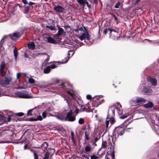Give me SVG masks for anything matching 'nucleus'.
I'll return each mask as SVG.
<instances>
[{"instance_id": "nucleus-1", "label": "nucleus", "mask_w": 159, "mask_h": 159, "mask_svg": "<svg viewBox=\"0 0 159 159\" xmlns=\"http://www.w3.org/2000/svg\"><path fill=\"white\" fill-rule=\"evenodd\" d=\"M114 108H110L109 110L106 121V126L107 128L110 127L115 122L113 118L114 116Z\"/></svg>"}, {"instance_id": "nucleus-2", "label": "nucleus", "mask_w": 159, "mask_h": 159, "mask_svg": "<svg viewBox=\"0 0 159 159\" xmlns=\"http://www.w3.org/2000/svg\"><path fill=\"white\" fill-rule=\"evenodd\" d=\"M84 28L85 30V31L81 30V28L78 30V35L77 36L81 41L84 40L85 38L89 40L90 39V36L86 30L85 27H84Z\"/></svg>"}, {"instance_id": "nucleus-3", "label": "nucleus", "mask_w": 159, "mask_h": 159, "mask_svg": "<svg viewBox=\"0 0 159 159\" xmlns=\"http://www.w3.org/2000/svg\"><path fill=\"white\" fill-rule=\"evenodd\" d=\"M14 96L15 97L25 98H29L33 97L32 96L28 93L27 92L25 91L16 92L14 93Z\"/></svg>"}, {"instance_id": "nucleus-4", "label": "nucleus", "mask_w": 159, "mask_h": 159, "mask_svg": "<svg viewBox=\"0 0 159 159\" xmlns=\"http://www.w3.org/2000/svg\"><path fill=\"white\" fill-rule=\"evenodd\" d=\"M124 129L123 128L117 127L115 128V130L113 132V135L115 136V138H117L119 136H122L124 133Z\"/></svg>"}, {"instance_id": "nucleus-5", "label": "nucleus", "mask_w": 159, "mask_h": 159, "mask_svg": "<svg viewBox=\"0 0 159 159\" xmlns=\"http://www.w3.org/2000/svg\"><path fill=\"white\" fill-rule=\"evenodd\" d=\"M65 117L66 121H73L75 120V116L73 114L72 111L71 110L67 113Z\"/></svg>"}, {"instance_id": "nucleus-6", "label": "nucleus", "mask_w": 159, "mask_h": 159, "mask_svg": "<svg viewBox=\"0 0 159 159\" xmlns=\"http://www.w3.org/2000/svg\"><path fill=\"white\" fill-rule=\"evenodd\" d=\"M108 30L109 31L110 34V36L112 37L113 34L115 35V37H116L119 35L118 31L119 30V29L115 27H112L111 28L108 29Z\"/></svg>"}, {"instance_id": "nucleus-7", "label": "nucleus", "mask_w": 159, "mask_h": 159, "mask_svg": "<svg viewBox=\"0 0 159 159\" xmlns=\"http://www.w3.org/2000/svg\"><path fill=\"white\" fill-rule=\"evenodd\" d=\"M12 80L11 77H5L1 81V84L2 86H5L9 84Z\"/></svg>"}, {"instance_id": "nucleus-8", "label": "nucleus", "mask_w": 159, "mask_h": 159, "mask_svg": "<svg viewBox=\"0 0 159 159\" xmlns=\"http://www.w3.org/2000/svg\"><path fill=\"white\" fill-rule=\"evenodd\" d=\"M44 40L51 43L55 44L56 43V41L52 38L48 36L47 34H45L44 36Z\"/></svg>"}, {"instance_id": "nucleus-9", "label": "nucleus", "mask_w": 159, "mask_h": 159, "mask_svg": "<svg viewBox=\"0 0 159 159\" xmlns=\"http://www.w3.org/2000/svg\"><path fill=\"white\" fill-rule=\"evenodd\" d=\"M66 113L63 111L57 115L55 116L59 120H65V117H64V116L66 115Z\"/></svg>"}, {"instance_id": "nucleus-10", "label": "nucleus", "mask_w": 159, "mask_h": 159, "mask_svg": "<svg viewBox=\"0 0 159 159\" xmlns=\"http://www.w3.org/2000/svg\"><path fill=\"white\" fill-rule=\"evenodd\" d=\"M142 91L144 93L150 94L152 93V90L151 88H148L144 86L143 88Z\"/></svg>"}, {"instance_id": "nucleus-11", "label": "nucleus", "mask_w": 159, "mask_h": 159, "mask_svg": "<svg viewBox=\"0 0 159 159\" xmlns=\"http://www.w3.org/2000/svg\"><path fill=\"white\" fill-rule=\"evenodd\" d=\"M20 35L19 32H15L9 35L10 38L13 40H15L18 38Z\"/></svg>"}, {"instance_id": "nucleus-12", "label": "nucleus", "mask_w": 159, "mask_h": 159, "mask_svg": "<svg viewBox=\"0 0 159 159\" xmlns=\"http://www.w3.org/2000/svg\"><path fill=\"white\" fill-rule=\"evenodd\" d=\"M147 80L148 82H150L152 85L154 86L157 85V81L155 78L149 77L148 78Z\"/></svg>"}, {"instance_id": "nucleus-13", "label": "nucleus", "mask_w": 159, "mask_h": 159, "mask_svg": "<svg viewBox=\"0 0 159 159\" xmlns=\"http://www.w3.org/2000/svg\"><path fill=\"white\" fill-rule=\"evenodd\" d=\"M54 10L56 11L62 13L64 11L65 9L61 6L58 5L54 7Z\"/></svg>"}, {"instance_id": "nucleus-14", "label": "nucleus", "mask_w": 159, "mask_h": 159, "mask_svg": "<svg viewBox=\"0 0 159 159\" xmlns=\"http://www.w3.org/2000/svg\"><path fill=\"white\" fill-rule=\"evenodd\" d=\"M27 46L29 49L33 50L35 48V45L33 42H30L28 43Z\"/></svg>"}, {"instance_id": "nucleus-15", "label": "nucleus", "mask_w": 159, "mask_h": 159, "mask_svg": "<svg viewBox=\"0 0 159 159\" xmlns=\"http://www.w3.org/2000/svg\"><path fill=\"white\" fill-rule=\"evenodd\" d=\"M120 107H116L115 108V107H112L111 108H115L114 111H115V109L117 110L118 113L119 114V115H121L123 113V111L122 110V108H121V106L120 105Z\"/></svg>"}, {"instance_id": "nucleus-16", "label": "nucleus", "mask_w": 159, "mask_h": 159, "mask_svg": "<svg viewBox=\"0 0 159 159\" xmlns=\"http://www.w3.org/2000/svg\"><path fill=\"white\" fill-rule=\"evenodd\" d=\"M153 106V104L151 102H149L148 103L144 105L143 107L146 108H152Z\"/></svg>"}, {"instance_id": "nucleus-17", "label": "nucleus", "mask_w": 159, "mask_h": 159, "mask_svg": "<svg viewBox=\"0 0 159 159\" xmlns=\"http://www.w3.org/2000/svg\"><path fill=\"white\" fill-rule=\"evenodd\" d=\"M136 101L138 104L141 102L144 103L146 102V100L143 98L138 97L136 98Z\"/></svg>"}, {"instance_id": "nucleus-18", "label": "nucleus", "mask_w": 159, "mask_h": 159, "mask_svg": "<svg viewBox=\"0 0 159 159\" xmlns=\"http://www.w3.org/2000/svg\"><path fill=\"white\" fill-rule=\"evenodd\" d=\"M41 87L42 88H48L49 89V90H46V91H52V90H51V88H50V85L49 84H48L47 83H45L44 84L41 86Z\"/></svg>"}, {"instance_id": "nucleus-19", "label": "nucleus", "mask_w": 159, "mask_h": 159, "mask_svg": "<svg viewBox=\"0 0 159 159\" xmlns=\"http://www.w3.org/2000/svg\"><path fill=\"white\" fill-rule=\"evenodd\" d=\"M89 129H86L85 131V139L86 140H88L89 139Z\"/></svg>"}, {"instance_id": "nucleus-20", "label": "nucleus", "mask_w": 159, "mask_h": 159, "mask_svg": "<svg viewBox=\"0 0 159 159\" xmlns=\"http://www.w3.org/2000/svg\"><path fill=\"white\" fill-rule=\"evenodd\" d=\"M64 32L62 28L59 27L58 30L57 35L58 36H59L62 34Z\"/></svg>"}, {"instance_id": "nucleus-21", "label": "nucleus", "mask_w": 159, "mask_h": 159, "mask_svg": "<svg viewBox=\"0 0 159 159\" xmlns=\"http://www.w3.org/2000/svg\"><path fill=\"white\" fill-rule=\"evenodd\" d=\"M78 2L80 4L83 5L86 3L87 5L88 4V2L86 0H77Z\"/></svg>"}, {"instance_id": "nucleus-22", "label": "nucleus", "mask_w": 159, "mask_h": 159, "mask_svg": "<svg viewBox=\"0 0 159 159\" xmlns=\"http://www.w3.org/2000/svg\"><path fill=\"white\" fill-rule=\"evenodd\" d=\"M136 101V99H132L130 100V103L132 106H134L136 105L137 104Z\"/></svg>"}, {"instance_id": "nucleus-23", "label": "nucleus", "mask_w": 159, "mask_h": 159, "mask_svg": "<svg viewBox=\"0 0 159 159\" xmlns=\"http://www.w3.org/2000/svg\"><path fill=\"white\" fill-rule=\"evenodd\" d=\"M1 75L2 77L6 75H8L9 73V70H8V73H7V71H4V70H0Z\"/></svg>"}, {"instance_id": "nucleus-24", "label": "nucleus", "mask_w": 159, "mask_h": 159, "mask_svg": "<svg viewBox=\"0 0 159 159\" xmlns=\"http://www.w3.org/2000/svg\"><path fill=\"white\" fill-rule=\"evenodd\" d=\"M14 54L16 60L18 55V51L17 49L15 47L14 49Z\"/></svg>"}, {"instance_id": "nucleus-25", "label": "nucleus", "mask_w": 159, "mask_h": 159, "mask_svg": "<svg viewBox=\"0 0 159 159\" xmlns=\"http://www.w3.org/2000/svg\"><path fill=\"white\" fill-rule=\"evenodd\" d=\"M51 70L50 66H48L44 70V73L45 74L48 73Z\"/></svg>"}, {"instance_id": "nucleus-26", "label": "nucleus", "mask_w": 159, "mask_h": 159, "mask_svg": "<svg viewBox=\"0 0 159 159\" xmlns=\"http://www.w3.org/2000/svg\"><path fill=\"white\" fill-rule=\"evenodd\" d=\"M5 69V63L4 61H2V62L1 66H0V70H4Z\"/></svg>"}, {"instance_id": "nucleus-27", "label": "nucleus", "mask_w": 159, "mask_h": 159, "mask_svg": "<svg viewBox=\"0 0 159 159\" xmlns=\"http://www.w3.org/2000/svg\"><path fill=\"white\" fill-rule=\"evenodd\" d=\"M59 64V62H55L54 64H53L51 66H50V69H51V68L54 69L55 68L57 67V65H58Z\"/></svg>"}, {"instance_id": "nucleus-28", "label": "nucleus", "mask_w": 159, "mask_h": 159, "mask_svg": "<svg viewBox=\"0 0 159 159\" xmlns=\"http://www.w3.org/2000/svg\"><path fill=\"white\" fill-rule=\"evenodd\" d=\"M7 37V36H5L3 37V38L2 39L0 42V52H1V49H2V46L3 43H4V39H6Z\"/></svg>"}, {"instance_id": "nucleus-29", "label": "nucleus", "mask_w": 159, "mask_h": 159, "mask_svg": "<svg viewBox=\"0 0 159 159\" xmlns=\"http://www.w3.org/2000/svg\"><path fill=\"white\" fill-rule=\"evenodd\" d=\"M69 59V58H65L64 59L62 60L61 62H59V63H60V64L65 63L68 61Z\"/></svg>"}, {"instance_id": "nucleus-30", "label": "nucleus", "mask_w": 159, "mask_h": 159, "mask_svg": "<svg viewBox=\"0 0 159 159\" xmlns=\"http://www.w3.org/2000/svg\"><path fill=\"white\" fill-rule=\"evenodd\" d=\"M91 147L87 145L86 146L85 149V150L86 152H89L91 150Z\"/></svg>"}, {"instance_id": "nucleus-31", "label": "nucleus", "mask_w": 159, "mask_h": 159, "mask_svg": "<svg viewBox=\"0 0 159 159\" xmlns=\"http://www.w3.org/2000/svg\"><path fill=\"white\" fill-rule=\"evenodd\" d=\"M75 43H76V44L74 46V48H76V49L77 48L81 46L82 45H83V43H78L76 41H75Z\"/></svg>"}, {"instance_id": "nucleus-32", "label": "nucleus", "mask_w": 159, "mask_h": 159, "mask_svg": "<svg viewBox=\"0 0 159 159\" xmlns=\"http://www.w3.org/2000/svg\"><path fill=\"white\" fill-rule=\"evenodd\" d=\"M46 27L47 28L49 29L52 30H55V27L52 25H47L46 26Z\"/></svg>"}, {"instance_id": "nucleus-33", "label": "nucleus", "mask_w": 159, "mask_h": 159, "mask_svg": "<svg viewBox=\"0 0 159 159\" xmlns=\"http://www.w3.org/2000/svg\"><path fill=\"white\" fill-rule=\"evenodd\" d=\"M28 81L30 84H32L35 83V80L32 78H30L28 79Z\"/></svg>"}, {"instance_id": "nucleus-34", "label": "nucleus", "mask_w": 159, "mask_h": 159, "mask_svg": "<svg viewBox=\"0 0 159 159\" xmlns=\"http://www.w3.org/2000/svg\"><path fill=\"white\" fill-rule=\"evenodd\" d=\"M107 142L103 141L102 145V147L103 148H105L107 147Z\"/></svg>"}, {"instance_id": "nucleus-35", "label": "nucleus", "mask_w": 159, "mask_h": 159, "mask_svg": "<svg viewBox=\"0 0 159 159\" xmlns=\"http://www.w3.org/2000/svg\"><path fill=\"white\" fill-rule=\"evenodd\" d=\"M43 118L42 116L41 115H39V116H37V117L36 118H35L34 119V120L36 121L37 120H41Z\"/></svg>"}, {"instance_id": "nucleus-36", "label": "nucleus", "mask_w": 159, "mask_h": 159, "mask_svg": "<svg viewBox=\"0 0 159 159\" xmlns=\"http://www.w3.org/2000/svg\"><path fill=\"white\" fill-rule=\"evenodd\" d=\"M49 153L48 152H47L44 154L43 159H49Z\"/></svg>"}, {"instance_id": "nucleus-37", "label": "nucleus", "mask_w": 159, "mask_h": 159, "mask_svg": "<svg viewBox=\"0 0 159 159\" xmlns=\"http://www.w3.org/2000/svg\"><path fill=\"white\" fill-rule=\"evenodd\" d=\"M64 100L66 101V102L68 104V106L70 107L71 106V104L70 103V100L69 99H67L65 98Z\"/></svg>"}, {"instance_id": "nucleus-38", "label": "nucleus", "mask_w": 159, "mask_h": 159, "mask_svg": "<svg viewBox=\"0 0 159 159\" xmlns=\"http://www.w3.org/2000/svg\"><path fill=\"white\" fill-rule=\"evenodd\" d=\"M84 120L82 118H80L79 119V121H78V123L79 124H82L84 123Z\"/></svg>"}, {"instance_id": "nucleus-39", "label": "nucleus", "mask_w": 159, "mask_h": 159, "mask_svg": "<svg viewBox=\"0 0 159 159\" xmlns=\"http://www.w3.org/2000/svg\"><path fill=\"white\" fill-rule=\"evenodd\" d=\"M120 5V2H117L115 6V7L116 8H119V6Z\"/></svg>"}, {"instance_id": "nucleus-40", "label": "nucleus", "mask_w": 159, "mask_h": 159, "mask_svg": "<svg viewBox=\"0 0 159 159\" xmlns=\"http://www.w3.org/2000/svg\"><path fill=\"white\" fill-rule=\"evenodd\" d=\"M33 109H31L29 110L27 113V115L28 116H31L32 115V112L33 111Z\"/></svg>"}, {"instance_id": "nucleus-41", "label": "nucleus", "mask_w": 159, "mask_h": 159, "mask_svg": "<svg viewBox=\"0 0 159 159\" xmlns=\"http://www.w3.org/2000/svg\"><path fill=\"white\" fill-rule=\"evenodd\" d=\"M90 158L91 159H98V157L94 155H93L91 156Z\"/></svg>"}, {"instance_id": "nucleus-42", "label": "nucleus", "mask_w": 159, "mask_h": 159, "mask_svg": "<svg viewBox=\"0 0 159 159\" xmlns=\"http://www.w3.org/2000/svg\"><path fill=\"white\" fill-rule=\"evenodd\" d=\"M41 147H44V148H46L48 147V144L46 142H44L41 145Z\"/></svg>"}, {"instance_id": "nucleus-43", "label": "nucleus", "mask_w": 159, "mask_h": 159, "mask_svg": "<svg viewBox=\"0 0 159 159\" xmlns=\"http://www.w3.org/2000/svg\"><path fill=\"white\" fill-rule=\"evenodd\" d=\"M42 116H43V118H45L47 116V113L46 111L43 112L42 114Z\"/></svg>"}, {"instance_id": "nucleus-44", "label": "nucleus", "mask_w": 159, "mask_h": 159, "mask_svg": "<svg viewBox=\"0 0 159 159\" xmlns=\"http://www.w3.org/2000/svg\"><path fill=\"white\" fill-rule=\"evenodd\" d=\"M20 75H21L20 73L19 72L17 73V75H16V78H17L16 80H19V79L20 77Z\"/></svg>"}, {"instance_id": "nucleus-45", "label": "nucleus", "mask_w": 159, "mask_h": 159, "mask_svg": "<svg viewBox=\"0 0 159 159\" xmlns=\"http://www.w3.org/2000/svg\"><path fill=\"white\" fill-rule=\"evenodd\" d=\"M128 116V115L126 114L125 116H122L120 117V118L122 119H125L127 118Z\"/></svg>"}, {"instance_id": "nucleus-46", "label": "nucleus", "mask_w": 159, "mask_h": 159, "mask_svg": "<svg viewBox=\"0 0 159 159\" xmlns=\"http://www.w3.org/2000/svg\"><path fill=\"white\" fill-rule=\"evenodd\" d=\"M100 96H96L94 98H93V100H99L100 99Z\"/></svg>"}, {"instance_id": "nucleus-47", "label": "nucleus", "mask_w": 159, "mask_h": 159, "mask_svg": "<svg viewBox=\"0 0 159 159\" xmlns=\"http://www.w3.org/2000/svg\"><path fill=\"white\" fill-rule=\"evenodd\" d=\"M16 115L19 116H23L24 113L22 112L17 113Z\"/></svg>"}, {"instance_id": "nucleus-48", "label": "nucleus", "mask_w": 159, "mask_h": 159, "mask_svg": "<svg viewBox=\"0 0 159 159\" xmlns=\"http://www.w3.org/2000/svg\"><path fill=\"white\" fill-rule=\"evenodd\" d=\"M15 84L16 85H18L20 84V80H16L15 82Z\"/></svg>"}, {"instance_id": "nucleus-49", "label": "nucleus", "mask_w": 159, "mask_h": 159, "mask_svg": "<svg viewBox=\"0 0 159 159\" xmlns=\"http://www.w3.org/2000/svg\"><path fill=\"white\" fill-rule=\"evenodd\" d=\"M114 17V20L117 23L118 22V18L114 15H112Z\"/></svg>"}, {"instance_id": "nucleus-50", "label": "nucleus", "mask_w": 159, "mask_h": 159, "mask_svg": "<svg viewBox=\"0 0 159 159\" xmlns=\"http://www.w3.org/2000/svg\"><path fill=\"white\" fill-rule=\"evenodd\" d=\"M34 159H38V155L35 152H34Z\"/></svg>"}, {"instance_id": "nucleus-51", "label": "nucleus", "mask_w": 159, "mask_h": 159, "mask_svg": "<svg viewBox=\"0 0 159 159\" xmlns=\"http://www.w3.org/2000/svg\"><path fill=\"white\" fill-rule=\"evenodd\" d=\"M66 92L70 94L71 96H73V93L70 91L67 90Z\"/></svg>"}, {"instance_id": "nucleus-52", "label": "nucleus", "mask_w": 159, "mask_h": 159, "mask_svg": "<svg viewBox=\"0 0 159 159\" xmlns=\"http://www.w3.org/2000/svg\"><path fill=\"white\" fill-rule=\"evenodd\" d=\"M91 98V96L90 95H87L86 96V98L88 99H90Z\"/></svg>"}, {"instance_id": "nucleus-53", "label": "nucleus", "mask_w": 159, "mask_h": 159, "mask_svg": "<svg viewBox=\"0 0 159 159\" xmlns=\"http://www.w3.org/2000/svg\"><path fill=\"white\" fill-rule=\"evenodd\" d=\"M22 2L25 4H27L28 3L27 0H22Z\"/></svg>"}, {"instance_id": "nucleus-54", "label": "nucleus", "mask_w": 159, "mask_h": 159, "mask_svg": "<svg viewBox=\"0 0 159 159\" xmlns=\"http://www.w3.org/2000/svg\"><path fill=\"white\" fill-rule=\"evenodd\" d=\"M12 116V114H11V115H8V121H9L11 119V117Z\"/></svg>"}, {"instance_id": "nucleus-55", "label": "nucleus", "mask_w": 159, "mask_h": 159, "mask_svg": "<svg viewBox=\"0 0 159 159\" xmlns=\"http://www.w3.org/2000/svg\"><path fill=\"white\" fill-rule=\"evenodd\" d=\"M28 4L29 5H34L35 4V3L33 2H28Z\"/></svg>"}, {"instance_id": "nucleus-56", "label": "nucleus", "mask_w": 159, "mask_h": 159, "mask_svg": "<svg viewBox=\"0 0 159 159\" xmlns=\"http://www.w3.org/2000/svg\"><path fill=\"white\" fill-rule=\"evenodd\" d=\"M0 118H2L3 120H5L6 119V117L2 115H0Z\"/></svg>"}, {"instance_id": "nucleus-57", "label": "nucleus", "mask_w": 159, "mask_h": 159, "mask_svg": "<svg viewBox=\"0 0 159 159\" xmlns=\"http://www.w3.org/2000/svg\"><path fill=\"white\" fill-rule=\"evenodd\" d=\"M107 29L106 28L103 31V33H104V34H107Z\"/></svg>"}, {"instance_id": "nucleus-58", "label": "nucleus", "mask_w": 159, "mask_h": 159, "mask_svg": "<svg viewBox=\"0 0 159 159\" xmlns=\"http://www.w3.org/2000/svg\"><path fill=\"white\" fill-rule=\"evenodd\" d=\"M24 7L25 8L26 10L27 11H29V7H26V6H25Z\"/></svg>"}, {"instance_id": "nucleus-59", "label": "nucleus", "mask_w": 159, "mask_h": 159, "mask_svg": "<svg viewBox=\"0 0 159 159\" xmlns=\"http://www.w3.org/2000/svg\"><path fill=\"white\" fill-rule=\"evenodd\" d=\"M111 157L113 159L114 157V154L113 153H112L111 154Z\"/></svg>"}, {"instance_id": "nucleus-60", "label": "nucleus", "mask_w": 159, "mask_h": 159, "mask_svg": "<svg viewBox=\"0 0 159 159\" xmlns=\"http://www.w3.org/2000/svg\"><path fill=\"white\" fill-rule=\"evenodd\" d=\"M28 145L27 144H25L24 146V149H25L27 148Z\"/></svg>"}, {"instance_id": "nucleus-61", "label": "nucleus", "mask_w": 159, "mask_h": 159, "mask_svg": "<svg viewBox=\"0 0 159 159\" xmlns=\"http://www.w3.org/2000/svg\"><path fill=\"white\" fill-rule=\"evenodd\" d=\"M156 132L159 135V128L156 130Z\"/></svg>"}, {"instance_id": "nucleus-62", "label": "nucleus", "mask_w": 159, "mask_h": 159, "mask_svg": "<svg viewBox=\"0 0 159 159\" xmlns=\"http://www.w3.org/2000/svg\"><path fill=\"white\" fill-rule=\"evenodd\" d=\"M61 87L62 88H64V85L63 84H61L60 85Z\"/></svg>"}, {"instance_id": "nucleus-63", "label": "nucleus", "mask_w": 159, "mask_h": 159, "mask_svg": "<svg viewBox=\"0 0 159 159\" xmlns=\"http://www.w3.org/2000/svg\"><path fill=\"white\" fill-rule=\"evenodd\" d=\"M140 0H136L135 1V4H137L140 1Z\"/></svg>"}, {"instance_id": "nucleus-64", "label": "nucleus", "mask_w": 159, "mask_h": 159, "mask_svg": "<svg viewBox=\"0 0 159 159\" xmlns=\"http://www.w3.org/2000/svg\"><path fill=\"white\" fill-rule=\"evenodd\" d=\"M97 120L98 121H100L102 120V118H100L99 119H97Z\"/></svg>"}]
</instances>
